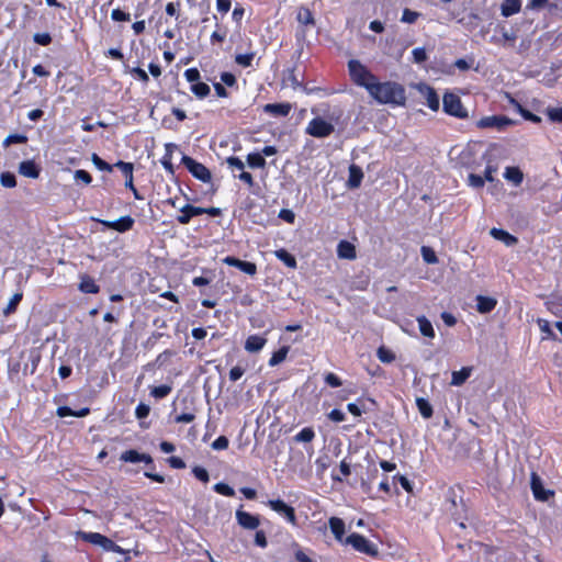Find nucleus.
<instances>
[{
  "mask_svg": "<svg viewBox=\"0 0 562 562\" xmlns=\"http://www.w3.org/2000/svg\"><path fill=\"white\" fill-rule=\"evenodd\" d=\"M512 124L513 121L505 115L484 116L476 122V126L479 128H493L496 131H504L507 126Z\"/></svg>",
  "mask_w": 562,
  "mask_h": 562,
  "instance_id": "obj_8",
  "label": "nucleus"
},
{
  "mask_svg": "<svg viewBox=\"0 0 562 562\" xmlns=\"http://www.w3.org/2000/svg\"><path fill=\"white\" fill-rule=\"evenodd\" d=\"M180 211L181 215L177 217V221L182 225L188 224L192 217L204 214V207L193 206L191 204H186Z\"/></svg>",
  "mask_w": 562,
  "mask_h": 562,
  "instance_id": "obj_15",
  "label": "nucleus"
},
{
  "mask_svg": "<svg viewBox=\"0 0 562 562\" xmlns=\"http://www.w3.org/2000/svg\"><path fill=\"white\" fill-rule=\"evenodd\" d=\"M186 79L192 85L199 82L200 71L196 68H189L184 71Z\"/></svg>",
  "mask_w": 562,
  "mask_h": 562,
  "instance_id": "obj_57",
  "label": "nucleus"
},
{
  "mask_svg": "<svg viewBox=\"0 0 562 562\" xmlns=\"http://www.w3.org/2000/svg\"><path fill=\"white\" fill-rule=\"evenodd\" d=\"M226 164L227 166L232 169V170H239V171H243L244 168H245V165L243 162V160L238 157H235V156H231L226 159Z\"/></svg>",
  "mask_w": 562,
  "mask_h": 562,
  "instance_id": "obj_48",
  "label": "nucleus"
},
{
  "mask_svg": "<svg viewBox=\"0 0 562 562\" xmlns=\"http://www.w3.org/2000/svg\"><path fill=\"white\" fill-rule=\"evenodd\" d=\"M244 372H245V369L239 366L232 368L229 371V380L233 382H236L237 380H239L243 376Z\"/></svg>",
  "mask_w": 562,
  "mask_h": 562,
  "instance_id": "obj_62",
  "label": "nucleus"
},
{
  "mask_svg": "<svg viewBox=\"0 0 562 562\" xmlns=\"http://www.w3.org/2000/svg\"><path fill=\"white\" fill-rule=\"evenodd\" d=\"M335 127L331 123L325 121L323 117H314L307 125L306 134L316 137L324 138L329 136L334 132Z\"/></svg>",
  "mask_w": 562,
  "mask_h": 562,
  "instance_id": "obj_7",
  "label": "nucleus"
},
{
  "mask_svg": "<svg viewBox=\"0 0 562 562\" xmlns=\"http://www.w3.org/2000/svg\"><path fill=\"white\" fill-rule=\"evenodd\" d=\"M315 438V431L312 427H305L294 436L296 442H311Z\"/></svg>",
  "mask_w": 562,
  "mask_h": 562,
  "instance_id": "obj_32",
  "label": "nucleus"
},
{
  "mask_svg": "<svg viewBox=\"0 0 562 562\" xmlns=\"http://www.w3.org/2000/svg\"><path fill=\"white\" fill-rule=\"evenodd\" d=\"M425 97H426L427 105L432 111H437L439 109V97L436 93V91L432 88L427 87Z\"/></svg>",
  "mask_w": 562,
  "mask_h": 562,
  "instance_id": "obj_35",
  "label": "nucleus"
},
{
  "mask_svg": "<svg viewBox=\"0 0 562 562\" xmlns=\"http://www.w3.org/2000/svg\"><path fill=\"white\" fill-rule=\"evenodd\" d=\"M223 262L226 263L227 266L236 267L249 276H254L257 272V266L254 262L243 261L232 256L225 257L223 259Z\"/></svg>",
  "mask_w": 562,
  "mask_h": 562,
  "instance_id": "obj_13",
  "label": "nucleus"
},
{
  "mask_svg": "<svg viewBox=\"0 0 562 562\" xmlns=\"http://www.w3.org/2000/svg\"><path fill=\"white\" fill-rule=\"evenodd\" d=\"M192 472H193L194 476L199 481H201L203 483H207L209 482L210 476H209L207 471L204 468H202V467H194Z\"/></svg>",
  "mask_w": 562,
  "mask_h": 562,
  "instance_id": "obj_52",
  "label": "nucleus"
},
{
  "mask_svg": "<svg viewBox=\"0 0 562 562\" xmlns=\"http://www.w3.org/2000/svg\"><path fill=\"white\" fill-rule=\"evenodd\" d=\"M469 184L475 189H480L484 186V178L479 175L470 173L468 177Z\"/></svg>",
  "mask_w": 562,
  "mask_h": 562,
  "instance_id": "obj_55",
  "label": "nucleus"
},
{
  "mask_svg": "<svg viewBox=\"0 0 562 562\" xmlns=\"http://www.w3.org/2000/svg\"><path fill=\"white\" fill-rule=\"evenodd\" d=\"M181 162L190 173L202 182L209 183L212 180L211 171L201 162H198L189 156H183Z\"/></svg>",
  "mask_w": 562,
  "mask_h": 562,
  "instance_id": "obj_6",
  "label": "nucleus"
},
{
  "mask_svg": "<svg viewBox=\"0 0 562 562\" xmlns=\"http://www.w3.org/2000/svg\"><path fill=\"white\" fill-rule=\"evenodd\" d=\"M420 252L425 262L436 263L438 261L435 251L430 247L423 246Z\"/></svg>",
  "mask_w": 562,
  "mask_h": 562,
  "instance_id": "obj_42",
  "label": "nucleus"
},
{
  "mask_svg": "<svg viewBox=\"0 0 562 562\" xmlns=\"http://www.w3.org/2000/svg\"><path fill=\"white\" fill-rule=\"evenodd\" d=\"M537 323L540 330L547 335V338L555 339V334L552 331L550 323L547 319L539 318Z\"/></svg>",
  "mask_w": 562,
  "mask_h": 562,
  "instance_id": "obj_46",
  "label": "nucleus"
},
{
  "mask_svg": "<svg viewBox=\"0 0 562 562\" xmlns=\"http://www.w3.org/2000/svg\"><path fill=\"white\" fill-rule=\"evenodd\" d=\"M236 520L240 527L247 530H255L260 525L258 516L251 515L241 509L236 510Z\"/></svg>",
  "mask_w": 562,
  "mask_h": 562,
  "instance_id": "obj_11",
  "label": "nucleus"
},
{
  "mask_svg": "<svg viewBox=\"0 0 562 562\" xmlns=\"http://www.w3.org/2000/svg\"><path fill=\"white\" fill-rule=\"evenodd\" d=\"M34 42L42 46H46L50 44L52 37L48 33H36L34 35Z\"/></svg>",
  "mask_w": 562,
  "mask_h": 562,
  "instance_id": "obj_60",
  "label": "nucleus"
},
{
  "mask_svg": "<svg viewBox=\"0 0 562 562\" xmlns=\"http://www.w3.org/2000/svg\"><path fill=\"white\" fill-rule=\"evenodd\" d=\"M348 70L351 80L359 87H363L368 92L378 80L376 77L359 60L348 61Z\"/></svg>",
  "mask_w": 562,
  "mask_h": 562,
  "instance_id": "obj_2",
  "label": "nucleus"
},
{
  "mask_svg": "<svg viewBox=\"0 0 562 562\" xmlns=\"http://www.w3.org/2000/svg\"><path fill=\"white\" fill-rule=\"evenodd\" d=\"M267 505L278 513L279 515L283 516L289 522L295 524L296 517H295V510L293 507L289 506L281 499H269L267 502Z\"/></svg>",
  "mask_w": 562,
  "mask_h": 562,
  "instance_id": "obj_10",
  "label": "nucleus"
},
{
  "mask_svg": "<svg viewBox=\"0 0 562 562\" xmlns=\"http://www.w3.org/2000/svg\"><path fill=\"white\" fill-rule=\"evenodd\" d=\"M412 54H413L414 63H416V64H422L427 60V54H426L425 48H423V47L414 48Z\"/></svg>",
  "mask_w": 562,
  "mask_h": 562,
  "instance_id": "obj_49",
  "label": "nucleus"
},
{
  "mask_svg": "<svg viewBox=\"0 0 562 562\" xmlns=\"http://www.w3.org/2000/svg\"><path fill=\"white\" fill-rule=\"evenodd\" d=\"M490 233L495 239L503 241L506 246H514L518 241L515 236L501 228L494 227Z\"/></svg>",
  "mask_w": 562,
  "mask_h": 562,
  "instance_id": "obj_22",
  "label": "nucleus"
},
{
  "mask_svg": "<svg viewBox=\"0 0 562 562\" xmlns=\"http://www.w3.org/2000/svg\"><path fill=\"white\" fill-rule=\"evenodd\" d=\"M263 111L274 116H286L291 111V105L289 103H269L263 106Z\"/></svg>",
  "mask_w": 562,
  "mask_h": 562,
  "instance_id": "obj_20",
  "label": "nucleus"
},
{
  "mask_svg": "<svg viewBox=\"0 0 562 562\" xmlns=\"http://www.w3.org/2000/svg\"><path fill=\"white\" fill-rule=\"evenodd\" d=\"M337 255L341 259L353 260L357 257L356 247L347 240H341L337 246Z\"/></svg>",
  "mask_w": 562,
  "mask_h": 562,
  "instance_id": "obj_17",
  "label": "nucleus"
},
{
  "mask_svg": "<svg viewBox=\"0 0 562 562\" xmlns=\"http://www.w3.org/2000/svg\"><path fill=\"white\" fill-rule=\"evenodd\" d=\"M369 94L381 104L402 105L406 101L404 87L393 81L379 82L376 80Z\"/></svg>",
  "mask_w": 562,
  "mask_h": 562,
  "instance_id": "obj_1",
  "label": "nucleus"
},
{
  "mask_svg": "<svg viewBox=\"0 0 562 562\" xmlns=\"http://www.w3.org/2000/svg\"><path fill=\"white\" fill-rule=\"evenodd\" d=\"M120 459L124 462H131V463H138V462H145L146 464L153 463V458L149 454L146 453H139L136 450H126L124 451Z\"/></svg>",
  "mask_w": 562,
  "mask_h": 562,
  "instance_id": "obj_14",
  "label": "nucleus"
},
{
  "mask_svg": "<svg viewBox=\"0 0 562 562\" xmlns=\"http://www.w3.org/2000/svg\"><path fill=\"white\" fill-rule=\"evenodd\" d=\"M80 283L78 289L82 293L87 294H97L100 292V286L95 283V281L88 274H81Z\"/></svg>",
  "mask_w": 562,
  "mask_h": 562,
  "instance_id": "obj_16",
  "label": "nucleus"
},
{
  "mask_svg": "<svg viewBox=\"0 0 562 562\" xmlns=\"http://www.w3.org/2000/svg\"><path fill=\"white\" fill-rule=\"evenodd\" d=\"M297 21L302 24H314L312 12L308 9H301L297 13Z\"/></svg>",
  "mask_w": 562,
  "mask_h": 562,
  "instance_id": "obj_43",
  "label": "nucleus"
},
{
  "mask_svg": "<svg viewBox=\"0 0 562 562\" xmlns=\"http://www.w3.org/2000/svg\"><path fill=\"white\" fill-rule=\"evenodd\" d=\"M418 16H419L418 12L412 11L409 9H405L403 11L401 21L404 23H414Z\"/></svg>",
  "mask_w": 562,
  "mask_h": 562,
  "instance_id": "obj_56",
  "label": "nucleus"
},
{
  "mask_svg": "<svg viewBox=\"0 0 562 562\" xmlns=\"http://www.w3.org/2000/svg\"><path fill=\"white\" fill-rule=\"evenodd\" d=\"M442 104L446 113L459 119L468 117V111L463 108L462 102L457 94L447 92L443 95Z\"/></svg>",
  "mask_w": 562,
  "mask_h": 562,
  "instance_id": "obj_4",
  "label": "nucleus"
},
{
  "mask_svg": "<svg viewBox=\"0 0 562 562\" xmlns=\"http://www.w3.org/2000/svg\"><path fill=\"white\" fill-rule=\"evenodd\" d=\"M417 322H418L419 330L423 336L428 337V338L435 337L434 327H432L431 323L427 319V317L419 316V317H417Z\"/></svg>",
  "mask_w": 562,
  "mask_h": 562,
  "instance_id": "obj_28",
  "label": "nucleus"
},
{
  "mask_svg": "<svg viewBox=\"0 0 562 562\" xmlns=\"http://www.w3.org/2000/svg\"><path fill=\"white\" fill-rule=\"evenodd\" d=\"M471 375V368H462L459 371H453L451 376V385H462Z\"/></svg>",
  "mask_w": 562,
  "mask_h": 562,
  "instance_id": "obj_26",
  "label": "nucleus"
},
{
  "mask_svg": "<svg viewBox=\"0 0 562 562\" xmlns=\"http://www.w3.org/2000/svg\"><path fill=\"white\" fill-rule=\"evenodd\" d=\"M150 413V407L149 405L145 404V403H139L135 409V416L138 418V419H143V418H146Z\"/></svg>",
  "mask_w": 562,
  "mask_h": 562,
  "instance_id": "obj_54",
  "label": "nucleus"
},
{
  "mask_svg": "<svg viewBox=\"0 0 562 562\" xmlns=\"http://www.w3.org/2000/svg\"><path fill=\"white\" fill-rule=\"evenodd\" d=\"M345 542L361 553H366L370 557L378 555L376 546L359 533H351L346 538Z\"/></svg>",
  "mask_w": 562,
  "mask_h": 562,
  "instance_id": "obj_5",
  "label": "nucleus"
},
{
  "mask_svg": "<svg viewBox=\"0 0 562 562\" xmlns=\"http://www.w3.org/2000/svg\"><path fill=\"white\" fill-rule=\"evenodd\" d=\"M111 18L116 22H127L131 20L130 13H126L120 9H114L111 13Z\"/></svg>",
  "mask_w": 562,
  "mask_h": 562,
  "instance_id": "obj_50",
  "label": "nucleus"
},
{
  "mask_svg": "<svg viewBox=\"0 0 562 562\" xmlns=\"http://www.w3.org/2000/svg\"><path fill=\"white\" fill-rule=\"evenodd\" d=\"M191 91L195 94V97L203 99L210 94V87L204 82H195L191 86Z\"/></svg>",
  "mask_w": 562,
  "mask_h": 562,
  "instance_id": "obj_36",
  "label": "nucleus"
},
{
  "mask_svg": "<svg viewBox=\"0 0 562 562\" xmlns=\"http://www.w3.org/2000/svg\"><path fill=\"white\" fill-rule=\"evenodd\" d=\"M22 296H23L22 293H15L11 297V300L8 303V305L3 310V315L4 316H9V315L13 314L16 311V307H18L19 303L21 302Z\"/></svg>",
  "mask_w": 562,
  "mask_h": 562,
  "instance_id": "obj_37",
  "label": "nucleus"
},
{
  "mask_svg": "<svg viewBox=\"0 0 562 562\" xmlns=\"http://www.w3.org/2000/svg\"><path fill=\"white\" fill-rule=\"evenodd\" d=\"M328 418L335 423H341L345 420L346 416H345V413L341 412L340 409H333L329 414H328Z\"/></svg>",
  "mask_w": 562,
  "mask_h": 562,
  "instance_id": "obj_64",
  "label": "nucleus"
},
{
  "mask_svg": "<svg viewBox=\"0 0 562 562\" xmlns=\"http://www.w3.org/2000/svg\"><path fill=\"white\" fill-rule=\"evenodd\" d=\"M247 164L250 168H263L266 166V159L259 153H251L247 156Z\"/></svg>",
  "mask_w": 562,
  "mask_h": 562,
  "instance_id": "obj_34",
  "label": "nucleus"
},
{
  "mask_svg": "<svg viewBox=\"0 0 562 562\" xmlns=\"http://www.w3.org/2000/svg\"><path fill=\"white\" fill-rule=\"evenodd\" d=\"M521 2L520 0H505L501 7L503 16H510L520 11Z\"/></svg>",
  "mask_w": 562,
  "mask_h": 562,
  "instance_id": "obj_25",
  "label": "nucleus"
},
{
  "mask_svg": "<svg viewBox=\"0 0 562 562\" xmlns=\"http://www.w3.org/2000/svg\"><path fill=\"white\" fill-rule=\"evenodd\" d=\"M214 491L224 496L233 497L235 495V491L226 483H217L214 485Z\"/></svg>",
  "mask_w": 562,
  "mask_h": 562,
  "instance_id": "obj_45",
  "label": "nucleus"
},
{
  "mask_svg": "<svg viewBox=\"0 0 562 562\" xmlns=\"http://www.w3.org/2000/svg\"><path fill=\"white\" fill-rule=\"evenodd\" d=\"M416 405H417V408L420 413V415L424 417V418H430L432 416V407L430 405V403L423 398V397H417L416 398Z\"/></svg>",
  "mask_w": 562,
  "mask_h": 562,
  "instance_id": "obj_29",
  "label": "nucleus"
},
{
  "mask_svg": "<svg viewBox=\"0 0 562 562\" xmlns=\"http://www.w3.org/2000/svg\"><path fill=\"white\" fill-rule=\"evenodd\" d=\"M254 56H255V54H254V53H250V54H238V55H236V57H235V61H236L239 66H243V67H249V66H251V63H252Z\"/></svg>",
  "mask_w": 562,
  "mask_h": 562,
  "instance_id": "obj_47",
  "label": "nucleus"
},
{
  "mask_svg": "<svg viewBox=\"0 0 562 562\" xmlns=\"http://www.w3.org/2000/svg\"><path fill=\"white\" fill-rule=\"evenodd\" d=\"M288 352H289L288 346L281 347L278 351L273 352L272 357L269 360V366L276 367V366L280 364L282 361L285 360Z\"/></svg>",
  "mask_w": 562,
  "mask_h": 562,
  "instance_id": "obj_33",
  "label": "nucleus"
},
{
  "mask_svg": "<svg viewBox=\"0 0 562 562\" xmlns=\"http://www.w3.org/2000/svg\"><path fill=\"white\" fill-rule=\"evenodd\" d=\"M325 382L331 387H338L341 385V380L334 373H327Z\"/></svg>",
  "mask_w": 562,
  "mask_h": 562,
  "instance_id": "obj_63",
  "label": "nucleus"
},
{
  "mask_svg": "<svg viewBox=\"0 0 562 562\" xmlns=\"http://www.w3.org/2000/svg\"><path fill=\"white\" fill-rule=\"evenodd\" d=\"M279 218L285 221L286 223L293 224L295 220V214L292 210L282 209L279 213Z\"/></svg>",
  "mask_w": 562,
  "mask_h": 562,
  "instance_id": "obj_61",
  "label": "nucleus"
},
{
  "mask_svg": "<svg viewBox=\"0 0 562 562\" xmlns=\"http://www.w3.org/2000/svg\"><path fill=\"white\" fill-rule=\"evenodd\" d=\"M363 179V172H362V169L352 164L350 165L349 167V178H348V181H347V184L350 189H357L360 187L361 184V181Z\"/></svg>",
  "mask_w": 562,
  "mask_h": 562,
  "instance_id": "obj_18",
  "label": "nucleus"
},
{
  "mask_svg": "<svg viewBox=\"0 0 562 562\" xmlns=\"http://www.w3.org/2000/svg\"><path fill=\"white\" fill-rule=\"evenodd\" d=\"M547 114L551 121L562 123V108H549Z\"/></svg>",
  "mask_w": 562,
  "mask_h": 562,
  "instance_id": "obj_53",
  "label": "nucleus"
},
{
  "mask_svg": "<svg viewBox=\"0 0 562 562\" xmlns=\"http://www.w3.org/2000/svg\"><path fill=\"white\" fill-rule=\"evenodd\" d=\"M228 439L225 436H220L217 439H215L212 443V448L214 450H224L228 447Z\"/></svg>",
  "mask_w": 562,
  "mask_h": 562,
  "instance_id": "obj_59",
  "label": "nucleus"
},
{
  "mask_svg": "<svg viewBox=\"0 0 562 562\" xmlns=\"http://www.w3.org/2000/svg\"><path fill=\"white\" fill-rule=\"evenodd\" d=\"M0 183L4 188H14L16 186V178L11 172H2L0 176Z\"/></svg>",
  "mask_w": 562,
  "mask_h": 562,
  "instance_id": "obj_41",
  "label": "nucleus"
},
{
  "mask_svg": "<svg viewBox=\"0 0 562 562\" xmlns=\"http://www.w3.org/2000/svg\"><path fill=\"white\" fill-rule=\"evenodd\" d=\"M376 356L378 359L383 363H391L395 360L394 352L383 346L378 349Z\"/></svg>",
  "mask_w": 562,
  "mask_h": 562,
  "instance_id": "obj_38",
  "label": "nucleus"
},
{
  "mask_svg": "<svg viewBox=\"0 0 562 562\" xmlns=\"http://www.w3.org/2000/svg\"><path fill=\"white\" fill-rule=\"evenodd\" d=\"M75 179L77 181H82L85 184H89L92 181L90 173L82 169L75 171Z\"/></svg>",
  "mask_w": 562,
  "mask_h": 562,
  "instance_id": "obj_58",
  "label": "nucleus"
},
{
  "mask_svg": "<svg viewBox=\"0 0 562 562\" xmlns=\"http://www.w3.org/2000/svg\"><path fill=\"white\" fill-rule=\"evenodd\" d=\"M19 172L24 177L36 179L40 176V168L33 160H24L19 165Z\"/></svg>",
  "mask_w": 562,
  "mask_h": 562,
  "instance_id": "obj_19",
  "label": "nucleus"
},
{
  "mask_svg": "<svg viewBox=\"0 0 562 562\" xmlns=\"http://www.w3.org/2000/svg\"><path fill=\"white\" fill-rule=\"evenodd\" d=\"M27 137L23 134H11L3 140V147H9L12 144H25Z\"/></svg>",
  "mask_w": 562,
  "mask_h": 562,
  "instance_id": "obj_40",
  "label": "nucleus"
},
{
  "mask_svg": "<svg viewBox=\"0 0 562 562\" xmlns=\"http://www.w3.org/2000/svg\"><path fill=\"white\" fill-rule=\"evenodd\" d=\"M504 177L508 180L515 183L516 186L520 184L524 179V175L521 170L517 167H507L505 169Z\"/></svg>",
  "mask_w": 562,
  "mask_h": 562,
  "instance_id": "obj_27",
  "label": "nucleus"
},
{
  "mask_svg": "<svg viewBox=\"0 0 562 562\" xmlns=\"http://www.w3.org/2000/svg\"><path fill=\"white\" fill-rule=\"evenodd\" d=\"M171 390H172L171 386L167 385V384L155 386L151 389L150 395L157 400H160V398L168 396L170 394Z\"/></svg>",
  "mask_w": 562,
  "mask_h": 562,
  "instance_id": "obj_39",
  "label": "nucleus"
},
{
  "mask_svg": "<svg viewBox=\"0 0 562 562\" xmlns=\"http://www.w3.org/2000/svg\"><path fill=\"white\" fill-rule=\"evenodd\" d=\"M81 539L95 546H100L105 551L122 553L123 549L114 541L99 532H80Z\"/></svg>",
  "mask_w": 562,
  "mask_h": 562,
  "instance_id": "obj_3",
  "label": "nucleus"
},
{
  "mask_svg": "<svg viewBox=\"0 0 562 562\" xmlns=\"http://www.w3.org/2000/svg\"><path fill=\"white\" fill-rule=\"evenodd\" d=\"M510 102L515 105L517 111L522 115V117L527 121L533 122V123H540L541 117L531 113L530 111L524 109L516 100L512 99Z\"/></svg>",
  "mask_w": 562,
  "mask_h": 562,
  "instance_id": "obj_31",
  "label": "nucleus"
},
{
  "mask_svg": "<svg viewBox=\"0 0 562 562\" xmlns=\"http://www.w3.org/2000/svg\"><path fill=\"white\" fill-rule=\"evenodd\" d=\"M530 486L537 501L546 502L554 494L551 490L544 488L541 477L536 472L531 473Z\"/></svg>",
  "mask_w": 562,
  "mask_h": 562,
  "instance_id": "obj_9",
  "label": "nucleus"
},
{
  "mask_svg": "<svg viewBox=\"0 0 562 562\" xmlns=\"http://www.w3.org/2000/svg\"><path fill=\"white\" fill-rule=\"evenodd\" d=\"M329 527L335 538L338 541H342L345 535V522L338 517H331L329 519Z\"/></svg>",
  "mask_w": 562,
  "mask_h": 562,
  "instance_id": "obj_24",
  "label": "nucleus"
},
{
  "mask_svg": "<svg viewBox=\"0 0 562 562\" xmlns=\"http://www.w3.org/2000/svg\"><path fill=\"white\" fill-rule=\"evenodd\" d=\"M476 302V308L482 314L492 312L497 304L495 299L483 295H477Z\"/></svg>",
  "mask_w": 562,
  "mask_h": 562,
  "instance_id": "obj_23",
  "label": "nucleus"
},
{
  "mask_svg": "<svg viewBox=\"0 0 562 562\" xmlns=\"http://www.w3.org/2000/svg\"><path fill=\"white\" fill-rule=\"evenodd\" d=\"M92 162L94 166L101 170V171H108L111 172L113 169V166L104 161L102 158H100L97 154H92Z\"/></svg>",
  "mask_w": 562,
  "mask_h": 562,
  "instance_id": "obj_44",
  "label": "nucleus"
},
{
  "mask_svg": "<svg viewBox=\"0 0 562 562\" xmlns=\"http://www.w3.org/2000/svg\"><path fill=\"white\" fill-rule=\"evenodd\" d=\"M274 254H276V257L280 261H282L286 267H289V268H295L296 267V259L294 258V256H292L285 249L276 250Z\"/></svg>",
  "mask_w": 562,
  "mask_h": 562,
  "instance_id": "obj_30",
  "label": "nucleus"
},
{
  "mask_svg": "<svg viewBox=\"0 0 562 562\" xmlns=\"http://www.w3.org/2000/svg\"><path fill=\"white\" fill-rule=\"evenodd\" d=\"M267 342V339L259 335H251L245 341V349L248 352H258L260 351Z\"/></svg>",
  "mask_w": 562,
  "mask_h": 562,
  "instance_id": "obj_21",
  "label": "nucleus"
},
{
  "mask_svg": "<svg viewBox=\"0 0 562 562\" xmlns=\"http://www.w3.org/2000/svg\"><path fill=\"white\" fill-rule=\"evenodd\" d=\"M108 228L114 229L120 233L130 231L134 225V220L131 216H123L116 221H99Z\"/></svg>",
  "mask_w": 562,
  "mask_h": 562,
  "instance_id": "obj_12",
  "label": "nucleus"
},
{
  "mask_svg": "<svg viewBox=\"0 0 562 562\" xmlns=\"http://www.w3.org/2000/svg\"><path fill=\"white\" fill-rule=\"evenodd\" d=\"M114 166L122 171L125 178H131V175L133 173V164L120 160Z\"/></svg>",
  "mask_w": 562,
  "mask_h": 562,
  "instance_id": "obj_51",
  "label": "nucleus"
}]
</instances>
